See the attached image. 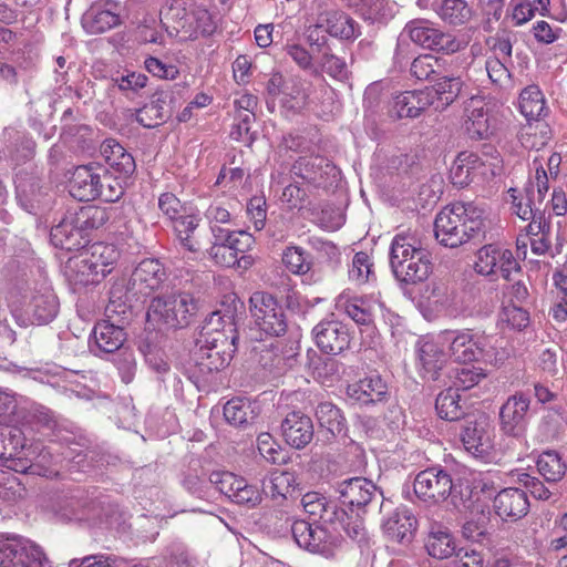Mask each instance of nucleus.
<instances>
[{
    "mask_svg": "<svg viewBox=\"0 0 567 567\" xmlns=\"http://www.w3.org/2000/svg\"><path fill=\"white\" fill-rule=\"evenodd\" d=\"M432 104V91H405L393 99L390 113L396 118H415Z\"/></svg>",
    "mask_w": 567,
    "mask_h": 567,
    "instance_id": "nucleus-24",
    "label": "nucleus"
},
{
    "mask_svg": "<svg viewBox=\"0 0 567 567\" xmlns=\"http://www.w3.org/2000/svg\"><path fill=\"white\" fill-rule=\"evenodd\" d=\"M243 477H238L230 472H213L208 477V482L230 499L239 489L238 486L243 484Z\"/></svg>",
    "mask_w": 567,
    "mask_h": 567,
    "instance_id": "nucleus-53",
    "label": "nucleus"
},
{
    "mask_svg": "<svg viewBox=\"0 0 567 567\" xmlns=\"http://www.w3.org/2000/svg\"><path fill=\"white\" fill-rule=\"evenodd\" d=\"M0 567H51L40 546L16 538L0 539Z\"/></svg>",
    "mask_w": 567,
    "mask_h": 567,
    "instance_id": "nucleus-14",
    "label": "nucleus"
},
{
    "mask_svg": "<svg viewBox=\"0 0 567 567\" xmlns=\"http://www.w3.org/2000/svg\"><path fill=\"white\" fill-rule=\"evenodd\" d=\"M419 360L425 375L432 380H436L439 378V371L445 363V354L436 343L426 341L419 349Z\"/></svg>",
    "mask_w": 567,
    "mask_h": 567,
    "instance_id": "nucleus-44",
    "label": "nucleus"
},
{
    "mask_svg": "<svg viewBox=\"0 0 567 567\" xmlns=\"http://www.w3.org/2000/svg\"><path fill=\"white\" fill-rule=\"evenodd\" d=\"M460 155L464 158L465 165L472 171L471 174L474 178L496 175L497 163H486L477 153L461 152Z\"/></svg>",
    "mask_w": 567,
    "mask_h": 567,
    "instance_id": "nucleus-58",
    "label": "nucleus"
},
{
    "mask_svg": "<svg viewBox=\"0 0 567 567\" xmlns=\"http://www.w3.org/2000/svg\"><path fill=\"white\" fill-rule=\"evenodd\" d=\"M301 505L305 512L316 523L322 526L341 527L347 525V522H353L355 516L340 507L334 501L329 499L318 492H308L301 498Z\"/></svg>",
    "mask_w": 567,
    "mask_h": 567,
    "instance_id": "nucleus-16",
    "label": "nucleus"
},
{
    "mask_svg": "<svg viewBox=\"0 0 567 567\" xmlns=\"http://www.w3.org/2000/svg\"><path fill=\"white\" fill-rule=\"evenodd\" d=\"M128 185V181H123L118 175L113 174L106 168H102L97 198L106 203L117 202L124 194L125 187Z\"/></svg>",
    "mask_w": 567,
    "mask_h": 567,
    "instance_id": "nucleus-46",
    "label": "nucleus"
},
{
    "mask_svg": "<svg viewBox=\"0 0 567 567\" xmlns=\"http://www.w3.org/2000/svg\"><path fill=\"white\" fill-rule=\"evenodd\" d=\"M346 394L351 404L359 406L378 405L390 398L389 388L380 375H370L349 384Z\"/></svg>",
    "mask_w": 567,
    "mask_h": 567,
    "instance_id": "nucleus-20",
    "label": "nucleus"
},
{
    "mask_svg": "<svg viewBox=\"0 0 567 567\" xmlns=\"http://www.w3.org/2000/svg\"><path fill=\"white\" fill-rule=\"evenodd\" d=\"M101 172L102 167L93 164L78 166L70 181V194L80 202L96 199Z\"/></svg>",
    "mask_w": 567,
    "mask_h": 567,
    "instance_id": "nucleus-27",
    "label": "nucleus"
},
{
    "mask_svg": "<svg viewBox=\"0 0 567 567\" xmlns=\"http://www.w3.org/2000/svg\"><path fill=\"white\" fill-rule=\"evenodd\" d=\"M337 308L343 311L358 326L371 327L378 311L382 310V303L367 297H343L337 301Z\"/></svg>",
    "mask_w": 567,
    "mask_h": 567,
    "instance_id": "nucleus-26",
    "label": "nucleus"
},
{
    "mask_svg": "<svg viewBox=\"0 0 567 567\" xmlns=\"http://www.w3.org/2000/svg\"><path fill=\"white\" fill-rule=\"evenodd\" d=\"M209 257L223 267H240L239 256L228 245H212L208 249Z\"/></svg>",
    "mask_w": 567,
    "mask_h": 567,
    "instance_id": "nucleus-62",
    "label": "nucleus"
},
{
    "mask_svg": "<svg viewBox=\"0 0 567 567\" xmlns=\"http://www.w3.org/2000/svg\"><path fill=\"white\" fill-rule=\"evenodd\" d=\"M173 230L179 245L190 251L197 252L202 250L205 244L196 235L199 226V218L192 214H184L172 221Z\"/></svg>",
    "mask_w": 567,
    "mask_h": 567,
    "instance_id": "nucleus-33",
    "label": "nucleus"
},
{
    "mask_svg": "<svg viewBox=\"0 0 567 567\" xmlns=\"http://www.w3.org/2000/svg\"><path fill=\"white\" fill-rule=\"evenodd\" d=\"M451 378L454 379V390L465 391L478 384L480 381L485 378V374L481 368L471 365L454 369L453 375H451Z\"/></svg>",
    "mask_w": 567,
    "mask_h": 567,
    "instance_id": "nucleus-52",
    "label": "nucleus"
},
{
    "mask_svg": "<svg viewBox=\"0 0 567 567\" xmlns=\"http://www.w3.org/2000/svg\"><path fill=\"white\" fill-rule=\"evenodd\" d=\"M291 534L300 548L329 557L333 555L334 549L340 546L344 537L358 542L363 539L365 528L357 515L353 522H347V525H341V527L336 526V529L321 524L313 527L306 520H296L291 525Z\"/></svg>",
    "mask_w": 567,
    "mask_h": 567,
    "instance_id": "nucleus-2",
    "label": "nucleus"
},
{
    "mask_svg": "<svg viewBox=\"0 0 567 567\" xmlns=\"http://www.w3.org/2000/svg\"><path fill=\"white\" fill-rule=\"evenodd\" d=\"M312 248L317 251L318 257L326 261L332 269L340 264L341 252L337 245L332 241L315 238L311 240Z\"/></svg>",
    "mask_w": 567,
    "mask_h": 567,
    "instance_id": "nucleus-59",
    "label": "nucleus"
},
{
    "mask_svg": "<svg viewBox=\"0 0 567 567\" xmlns=\"http://www.w3.org/2000/svg\"><path fill=\"white\" fill-rule=\"evenodd\" d=\"M320 65L323 72L338 81H346L349 78V70L343 59L324 51L320 59Z\"/></svg>",
    "mask_w": 567,
    "mask_h": 567,
    "instance_id": "nucleus-56",
    "label": "nucleus"
},
{
    "mask_svg": "<svg viewBox=\"0 0 567 567\" xmlns=\"http://www.w3.org/2000/svg\"><path fill=\"white\" fill-rule=\"evenodd\" d=\"M316 415L320 426L327 429L333 436L341 434L346 429V419L340 409L330 402L320 403Z\"/></svg>",
    "mask_w": 567,
    "mask_h": 567,
    "instance_id": "nucleus-47",
    "label": "nucleus"
},
{
    "mask_svg": "<svg viewBox=\"0 0 567 567\" xmlns=\"http://www.w3.org/2000/svg\"><path fill=\"white\" fill-rule=\"evenodd\" d=\"M114 362L121 374L122 381L126 384L130 383L133 380L136 370L133 352L127 349H122L115 354Z\"/></svg>",
    "mask_w": 567,
    "mask_h": 567,
    "instance_id": "nucleus-64",
    "label": "nucleus"
},
{
    "mask_svg": "<svg viewBox=\"0 0 567 567\" xmlns=\"http://www.w3.org/2000/svg\"><path fill=\"white\" fill-rule=\"evenodd\" d=\"M466 111L465 130L470 138L484 140L492 134V117L486 103L480 97H471Z\"/></svg>",
    "mask_w": 567,
    "mask_h": 567,
    "instance_id": "nucleus-28",
    "label": "nucleus"
},
{
    "mask_svg": "<svg viewBox=\"0 0 567 567\" xmlns=\"http://www.w3.org/2000/svg\"><path fill=\"white\" fill-rule=\"evenodd\" d=\"M73 220L74 218L70 210H68L60 223L51 228L50 239L55 247L72 251L80 250L86 246L89 240L83 239L82 233Z\"/></svg>",
    "mask_w": 567,
    "mask_h": 567,
    "instance_id": "nucleus-29",
    "label": "nucleus"
},
{
    "mask_svg": "<svg viewBox=\"0 0 567 567\" xmlns=\"http://www.w3.org/2000/svg\"><path fill=\"white\" fill-rule=\"evenodd\" d=\"M390 266L398 281L416 285L426 280L432 271L430 252L409 234H398L390 247Z\"/></svg>",
    "mask_w": 567,
    "mask_h": 567,
    "instance_id": "nucleus-3",
    "label": "nucleus"
},
{
    "mask_svg": "<svg viewBox=\"0 0 567 567\" xmlns=\"http://www.w3.org/2000/svg\"><path fill=\"white\" fill-rule=\"evenodd\" d=\"M441 337L444 343H449L450 357L462 363L478 361L488 344L484 333H474L471 329L446 330Z\"/></svg>",
    "mask_w": 567,
    "mask_h": 567,
    "instance_id": "nucleus-13",
    "label": "nucleus"
},
{
    "mask_svg": "<svg viewBox=\"0 0 567 567\" xmlns=\"http://www.w3.org/2000/svg\"><path fill=\"white\" fill-rule=\"evenodd\" d=\"M519 109L528 122L539 121L548 113L543 92L537 85L525 87L519 94Z\"/></svg>",
    "mask_w": 567,
    "mask_h": 567,
    "instance_id": "nucleus-38",
    "label": "nucleus"
},
{
    "mask_svg": "<svg viewBox=\"0 0 567 567\" xmlns=\"http://www.w3.org/2000/svg\"><path fill=\"white\" fill-rule=\"evenodd\" d=\"M463 81L458 76H443L436 80L435 84L426 91H432L433 100L437 99L443 106L452 104L460 95Z\"/></svg>",
    "mask_w": 567,
    "mask_h": 567,
    "instance_id": "nucleus-48",
    "label": "nucleus"
},
{
    "mask_svg": "<svg viewBox=\"0 0 567 567\" xmlns=\"http://www.w3.org/2000/svg\"><path fill=\"white\" fill-rule=\"evenodd\" d=\"M349 279L357 285H363L375 279L374 264L367 252L359 251L353 256L349 269Z\"/></svg>",
    "mask_w": 567,
    "mask_h": 567,
    "instance_id": "nucleus-51",
    "label": "nucleus"
},
{
    "mask_svg": "<svg viewBox=\"0 0 567 567\" xmlns=\"http://www.w3.org/2000/svg\"><path fill=\"white\" fill-rule=\"evenodd\" d=\"M107 171L118 175L123 181H130L136 171L134 157L115 140L107 138L101 145Z\"/></svg>",
    "mask_w": 567,
    "mask_h": 567,
    "instance_id": "nucleus-25",
    "label": "nucleus"
},
{
    "mask_svg": "<svg viewBox=\"0 0 567 567\" xmlns=\"http://www.w3.org/2000/svg\"><path fill=\"white\" fill-rule=\"evenodd\" d=\"M140 350L144 354L147 364L158 374H165L169 371V364L165 360L163 351L151 342L150 337L141 341Z\"/></svg>",
    "mask_w": 567,
    "mask_h": 567,
    "instance_id": "nucleus-54",
    "label": "nucleus"
},
{
    "mask_svg": "<svg viewBox=\"0 0 567 567\" xmlns=\"http://www.w3.org/2000/svg\"><path fill=\"white\" fill-rule=\"evenodd\" d=\"M282 262L290 272L299 276L308 275L312 268L310 254L299 246L287 247L282 252Z\"/></svg>",
    "mask_w": 567,
    "mask_h": 567,
    "instance_id": "nucleus-49",
    "label": "nucleus"
},
{
    "mask_svg": "<svg viewBox=\"0 0 567 567\" xmlns=\"http://www.w3.org/2000/svg\"><path fill=\"white\" fill-rule=\"evenodd\" d=\"M435 11L444 22L454 27L466 24L473 17L466 0H440Z\"/></svg>",
    "mask_w": 567,
    "mask_h": 567,
    "instance_id": "nucleus-39",
    "label": "nucleus"
},
{
    "mask_svg": "<svg viewBox=\"0 0 567 567\" xmlns=\"http://www.w3.org/2000/svg\"><path fill=\"white\" fill-rule=\"evenodd\" d=\"M537 470L548 484H556L565 476L567 465L557 452L546 451L538 456Z\"/></svg>",
    "mask_w": 567,
    "mask_h": 567,
    "instance_id": "nucleus-45",
    "label": "nucleus"
},
{
    "mask_svg": "<svg viewBox=\"0 0 567 567\" xmlns=\"http://www.w3.org/2000/svg\"><path fill=\"white\" fill-rule=\"evenodd\" d=\"M382 528L390 540L406 545L414 537L416 518L405 506L396 507L383 522Z\"/></svg>",
    "mask_w": 567,
    "mask_h": 567,
    "instance_id": "nucleus-23",
    "label": "nucleus"
},
{
    "mask_svg": "<svg viewBox=\"0 0 567 567\" xmlns=\"http://www.w3.org/2000/svg\"><path fill=\"white\" fill-rule=\"evenodd\" d=\"M403 31L412 42L426 50L452 54L458 52L463 47L462 41L453 34L444 32L430 20H412L406 23Z\"/></svg>",
    "mask_w": 567,
    "mask_h": 567,
    "instance_id": "nucleus-8",
    "label": "nucleus"
},
{
    "mask_svg": "<svg viewBox=\"0 0 567 567\" xmlns=\"http://www.w3.org/2000/svg\"><path fill=\"white\" fill-rule=\"evenodd\" d=\"M121 3L106 0L91 4L83 13L81 24L89 34H102L122 23Z\"/></svg>",
    "mask_w": 567,
    "mask_h": 567,
    "instance_id": "nucleus-17",
    "label": "nucleus"
},
{
    "mask_svg": "<svg viewBox=\"0 0 567 567\" xmlns=\"http://www.w3.org/2000/svg\"><path fill=\"white\" fill-rule=\"evenodd\" d=\"M130 280L134 293L147 297L163 287L167 280V274L158 259L145 258L135 267Z\"/></svg>",
    "mask_w": 567,
    "mask_h": 567,
    "instance_id": "nucleus-19",
    "label": "nucleus"
},
{
    "mask_svg": "<svg viewBox=\"0 0 567 567\" xmlns=\"http://www.w3.org/2000/svg\"><path fill=\"white\" fill-rule=\"evenodd\" d=\"M238 334L218 333V338L199 341L202 346L196 352L195 362L203 374L220 371L231 361L237 350Z\"/></svg>",
    "mask_w": 567,
    "mask_h": 567,
    "instance_id": "nucleus-11",
    "label": "nucleus"
},
{
    "mask_svg": "<svg viewBox=\"0 0 567 567\" xmlns=\"http://www.w3.org/2000/svg\"><path fill=\"white\" fill-rule=\"evenodd\" d=\"M291 173L316 188H329L340 179V171L322 156L299 157L291 167Z\"/></svg>",
    "mask_w": 567,
    "mask_h": 567,
    "instance_id": "nucleus-15",
    "label": "nucleus"
},
{
    "mask_svg": "<svg viewBox=\"0 0 567 567\" xmlns=\"http://www.w3.org/2000/svg\"><path fill=\"white\" fill-rule=\"evenodd\" d=\"M312 337L319 350L326 354L337 355L350 346L348 327L339 320H321L312 329Z\"/></svg>",
    "mask_w": 567,
    "mask_h": 567,
    "instance_id": "nucleus-18",
    "label": "nucleus"
},
{
    "mask_svg": "<svg viewBox=\"0 0 567 567\" xmlns=\"http://www.w3.org/2000/svg\"><path fill=\"white\" fill-rule=\"evenodd\" d=\"M441 60L432 54L416 56L410 66L411 75L420 81L432 80L435 75L441 74Z\"/></svg>",
    "mask_w": 567,
    "mask_h": 567,
    "instance_id": "nucleus-50",
    "label": "nucleus"
},
{
    "mask_svg": "<svg viewBox=\"0 0 567 567\" xmlns=\"http://www.w3.org/2000/svg\"><path fill=\"white\" fill-rule=\"evenodd\" d=\"M483 209L473 203H454L444 207L435 217L434 235L445 247L455 248L483 237L485 220Z\"/></svg>",
    "mask_w": 567,
    "mask_h": 567,
    "instance_id": "nucleus-1",
    "label": "nucleus"
},
{
    "mask_svg": "<svg viewBox=\"0 0 567 567\" xmlns=\"http://www.w3.org/2000/svg\"><path fill=\"white\" fill-rule=\"evenodd\" d=\"M2 434L4 436L3 445L6 446V461L8 463L12 457L23 454L25 437L19 429H8Z\"/></svg>",
    "mask_w": 567,
    "mask_h": 567,
    "instance_id": "nucleus-61",
    "label": "nucleus"
},
{
    "mask_svg": "<svg viewBox=\"0 0 567 567\" xmlns=\"http://www.w3.org/2000/svg\"><path fill=\"white\" fill-rule=\"evenodd\" d=\"M59 311V300L51 288L37 290L29 303V312L38 324L52 321Z\"/></svg>",
    "mask_w": 567,
    "mask_h": 567,
    "instance_id": "nucleus-32",
    "label": "nucleus"
},
{
    "mask_svg": "<svg viewBox=\"0 0 567 567\" xmlns=\"http://www.w3.org/2000/svg\"><path fill=\"white\" fill-rule=\"evenodd\" d=\"M236 306L223 310L210 312L204 320L200 332L199 341H208V339L218 338V333L231 336L237 334L235 324Z\"/></svg>",
    "mask_w": 567,
    "mask_h": 567,
    "instance_id": "nucleus-30",
    "label": "nucleus"
},
{
    "mask_svg": "<svg viewBox=\"0 0 567 567\" xmlns=\"http://www.w3.org/2000/svg\"><path fill=\"white\" fill-rule=\"evenodd\" d=\"M199 311L198 300L193 295L178 291L159 295L151 300L146 323L153 329H182L188 327Z\"/></svg>",
    "mask_w": 567,
    "mask_h": 567,
    "instance_id": "nucleus-4",
    "label": "nucleus"
},
{
    "mask_svg": "<svg viewBox=\"0 0 567 567\" xmlns=\"http://www.w3.org/2000/svg\"><path fill=\"white\" fill-rule=\"evenodd\" d=\"M460 394L453 388L442 391L435 401L437 415L446 421H458L465 415L464 408L460 404Z\"/></svg>",
    "mask_w": 567,
    "mask_h": 567,
    "instance_id": "nucleus-42",
    "label": "nucleus"
},
{
    "mask_svg": "<svg viewBox=\"0 0 567 567\" xmlns=\"http://www.w3.org/2000/svg\"><path fill=\"white\" fill-rule=\"evenodd\" d=\"M70 214L74 218L73 221L78 225L84 240H89L90 231L101 228L110 219L107 209L100 206H83L78 210H70Z\"/></svg>",
    "mask_w": 567,
    "mask_h": 567,
    "instance_id": "nucleus-36",
    "label": "nucleus"
},
{
    "mask_svg": "<svg viewBox=\"0 0 567 567\" xmlns=\"http://www.w3.org/2000/svg\"><path fill=\"white\" fill-rule=\"evenodd\" d=\"M530 399L519 391L508 396L499 409V429L503 435L513 440V454L519 456L526 445V430Z\"/></svg>",
    "mask_w": 567,
    "mask_h": 567,
    "instance_id": "nucleus-7",
    "label": "nucleus"
},
{
    "mask_svg": "<svg viewBox=\"0 0 567 567\" xmlns=\"http://www.w3.org/2000/svg\"><path fill=\"white\" fill-rule=\"evenodd\" d=\"M495 514L503 520L516 522L527 515L529 511V502L526 492L508 487L502 489L493 501Z\"/></svg>",
    "mask_w": 567,
    "mask_h": 567,
    "instance_id": "nucleus-22",
    "label": "nucleus"
},
{
    "mask_svg": "<svg viewBox=\"0 0 567 567\" xmlns=\"http://www.w3.org/2000/svg\"><path fill=\"white\" fill-rule=\"evenodd\" d=\"M414 493L421 501L427 504H439L454 497V484L452 475L439 466L421 471L413 482Z\"/></svg>",
    "mask_w": 567,
    "mask_h": 567,
    "instance_id": "nucleus-12",
    "label": "nucleus"
},
{
    "mask_svg": "<svg viewBox=\"0 0 567 567\" xmlns=\"http://www.w3.org/2000/svg\"><path fill=\"white\" fill-rule=\"evenodd\" d=\"M262 491L274 501L285 499L290 492V476L287 473L271 474L268 481L264 482Z\"/></svg>",
    "mask_w": 567,
    "mask_h": 567,
    "instance_id": "nucleus-55",
    "label": "nucleus"
},
{
    "mask_svg": "<svg viewBox=\"0 0 567 567\" xmlns=\"http://www.w3.org/2000/svg\"><path fill=\"white\" fill-rule=\"evenodd\" d=\"M285 442L296 450L305 449L313 439V422L301 411L289 412L280 424Z\"/></svg>",
    "mask_w": 567,
    "mask_h": 567,
    "instance_id": "nucleus-21",
    "label": "nucleus"
},
{
    "mask_svg": "<svg viewBox=\"0 0 567 567\" xmlns=\"http://www.w3.org/2000/svg\"><path fill=\"white\" fill-rule=\"evenodd\" d=\"M2 465L18 473H29L47 477H51L58 474L55 471L51 468H42L39 463L30 462V460L25 456L24 453L19 454L16 457H12V460H10L8 464Z\"/></svg>",
    "mask_w": 567,
    "mask_h": 567,
    "instance_id": "nucleus-57",
    "label": "nucleus"
},
{
    "mask_svg": "<svg viewBox=\"0 0 567 567\" xmlns=\"http://www.w3.org/2000/svg\"><path fill=\"white\" fill-rule=\"evenodd\" d=\"M507 62L502 60L501 56H491L486 60L485 69L493 83L503 85L509 81L511 73L506 65Z\"/></svg>",
    "mask_w": 567,
    "mask_h": 567,
    "instance_id": "nucleus-63",
    "label": "nucleus"
},
{
    "mask_svg": "<svg viewBox=\"0 0 567 567\" xmlns=\"http://www.w3.org/2000/svg\"><path fill=\"white\" fill-rule=\"evenodd\" d=\"M109 305L106 306V312L109 317L113 315H126L131 312L132 301L138 300L141 295L134 293L131 289V280H120L113 284L110 289Z\"/></svg>",
    "mask_w": 567,
    "mask_h": 567,
    "instance_id": "nucleus-37",
    "label": "nucleus"
},
{
    "mask_svg": "<svg viewBox=\"0 0 567 567\" xmlns=\"http://www.w3.org/2000/svg\"><path fill=\"white\" fill-rule=\"evenodd\" d=\"M85 503L83 502L80 495H71L70 497L65 496L59 503L58 513L59 515L68 520L72 519H84V514L82 513Z\"/></svg>",
    "mask_w": 567,
    "mask_h": 567,
    "instance_id": "nucleus-60",
    "label": "nucleus"
},
{
    "mask_svg": "<svg viewBox=\"0 0 567 567\" xmlns=\"http://www.w3.org/2000/svg\"><path fill=\"white\" fill-rule=\"evenodd\" d=\"M425 547L429 555L437 559L449 558L456 551L452 534L442 527L433 528L430 532Z\"/></svg>",
    "mask_w": 567,
    "mask_h": 567,
    "instance_id": "nucleus-41",
    "label": "nucleus"
},
{
    "mask_svg": "<svg viewBox=\"0 0 567 567\" xmlns=\"http://www.w3.org/2000/svg\"><path fill=\"white\" fill-rule=\"evenodd\" d=\"M474 270L485 277L499 272L507 281L514 280L515 275L522 274V267L513 251L495 244L485 245L477 250Z\"/></svg>",
    "mask_w": 567,
    "mask_h": 567,
    "instance_id": "nucleus-10",
    "label": "nucleus"
},
{
    "mask_svg": "<svg viewBox=\"0 0 567 567\" xmlns=\"http://www.w3.org/2000/svg\"><path fill=\"white\" fill-rule=\"evenodd\" d=\"M334 494L342 505L351 508L352 516H360V511L365 514L373 504H379L380 513L389 512L392 503L384 499L383 494L378 487L364 477H351L337 482L333 486Z\"/></svg>",
    "mask_w": 567,
    "mask_h": 567,
    "instance_id": "nucleus-5",
    "label": "nucleus"
},
{
    "mask_svg": "<svg viewBox=\"0 0 567 567\" xmlns=\"http://www.w3.org/2000/svg\"><path fill=\"white\" fill-rule=\"evenodd\" d=\"M250 313L259 330L271 337L286 333L288 323L278 300L269 292L256 291L249 299Z\"/></svg>",
    "mask_w": 567,
    "mask_h": 567,
    "instance_id": "nucleus-9",
    "label": "nucleus"
},
{
    "mask_svg": "<svg viewBox=\"0 0 567 567\" xmlns=\"http://www.w3.org/2000/svg\"><path fill=\"white\" fill-rule=\"evenodd\" d=\"M17 198L21 206L29 213L39 208L44 195L40 179L37 177H19L17 181Z\"/></svg>",
    "mask_w": 567,
    "mask_h": 567,
    "instance_id": "nucleus-40",
    "label": "nucleus"
},
{
    "mask_svg": "<svg viewBox=\"0 0 567 567\" xmlns=\"http://www.w3.org/2000/svg\"><path fill=\"white\" fill-rule=\"evenodd\" d=\"M461 439L464 447L475 456L486 454L491 447V440L483 426L468 423L462 431Z\"/></svg>",
    "mask_w": 567,
    "mask_h": 567,
    "instance_id": "nucleus-43",
    "label": "nucleus"
},
{
    "mask_svg": "<svg viewBox=\"0 0 567 567\" xmlns=\"http://www.w3.org/2000/svg\"><path fill=\"white\" fill-rule=\"evenodd\" d=\"M258 406L247 398L236 396L224 405V417L227 423L244 427L252 423L258 416Z\"/></svg>",
    "mask_w": 567,
    "mask_h": 567,
    "instance_id": "nucleus-34",
    "label": "nucleus"
},
{
    "mask_svg": "<svg viewBox=\"0 0 567 567\" xmlns=\"http://www.w3.org/2000/svg\"><path fill=\"white\" fill-rule=\"evenodd\" d=\"M94 343L99 352L115 353L120 352L126 340L124 329L109 321H102L95 324L93 329Z\"/></svg>",
    "mask_w": 567,
    "mask_h": 567,
    "instance_id": "nucleus-31",
    "label": "nucleus"
},
{
    "mask_svg": "<svg viewBox=\"0 0 567 567\" xmlns=\"http://www.w3.org/2000/svg\"><path fill=\"white\" fill-rule=\"evenodd\" d=\"M120 252L112 244L94 243L82 248L79 255L68 260V268L79 276L82 284L99 281V277H105L112 270Z\"/></svg>",
    "mask_w": 567,
    "mask_h": 567,
    "instance_id": "nucleus-6",
    "label": "nucleus"
},
{
    "mask_svg": "<svg viewBox=\"0 0 567 567\" xmlns=\"http://www.w3.org/2000/svg\"><path fill=\"white\" fill-rule=\"evenodd\" d=\"M324 32L331 37L343 40L354 39L360 34L358 23L348 14L339 11H331L320 18Z\"/></svg>",
    "mask_w": 567,
    "mask_h": 567,
    "instance_id": "nucleus-35",
    "label": "nucleus"
}]
</instances>
